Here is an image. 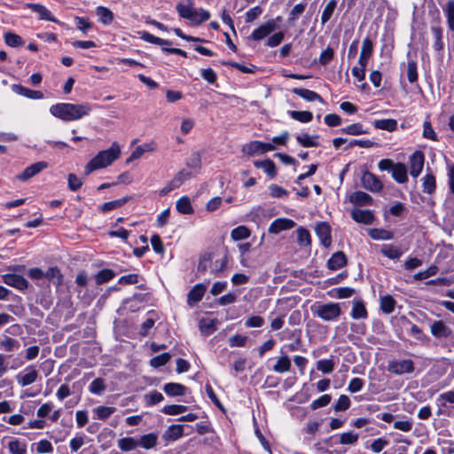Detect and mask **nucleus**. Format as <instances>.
I'll return each mask as SVG.
<instances>
[{
  "label": "nucleus",
  "instance_id": "ddd939ff",
  "mask_svg": "<svg viewBox=\"0 0 454 454\" xmlns=\"http://www.w3.org/2000/svg\"><path fill=\"white\" fill-rule=\"evenodd\" d=\"M295 225V223L288 218H278L273 221L270 227L269 232L270 233H279L282 231L290 230Z\"/></svg>",
  "mask_w": 454,
  "mask_h": 454
},
{
  "label": "nucleus",
  "instance_id": "0eeeda50",
  "mask_svg": "<svg viewBox=\"0 0 454 454\" xmlns=\"http://www.w3.org/2000/svg\"><path fill=\"white\" fill-rule=\"evenodd\" d=\"M425 156L421 151L414 152L409 158L410 174L412 177H418L424 167Z\"/></svg>",
  "mask_w": 454,
  "mask_h": 454
},
{
  "label": "nucleus",
  "instance_id": "9d476101",
  "mask_svg": "<svg viewBox=\"0 0 454 454\" xmlns=\"http://www.w3.org/2000/svg\"><path fill=\"white\" fill-rule=\"evenodd\" d=\"M277 28V24L274 20H269L254 29L251 34V38L254 41H260Z\"/></svg>",
  "mask_w": 454,
  "mask_h": 454
},
{
  "label": "nucleus",
  "instance_id": "a18cd8bd",
  "mask_svg": "<svg viewBox=\"0 0 454 454\" xmlns=\"http://www.w3.org/2000/svg\"><path fill=\"white\" fill-rule=\"evenodd\" d=\"M340 132L348 134V135L357 136V135L366 134L367 130L364 129V127L361 123H353L345 128H342L340 129Z\"/></svg>",
  "mask_w": 454,
  "mask_h": 454
},
{
  "label": "nucleus",
  "instance_id": "3c124183",
  "mask_svg": "<svg viewBox=\"0 0 454 454\" xmlns=\"http://www.w3.org/2000/svg\"><path fill=\"white\" fill-rule=\"evenodd\" d=\"M4 42L11 47L21 46L24 43L23 39L19 35L12 32L4 34Z\"/></svg>",
  "mask_w": 454,
  "mask_h": 454
},
{
  "label": "nucleus",
  "instance_id": "f03ea898",
  "mask_svg": "<svg viewBox=\"0 0 454 454\" xmlns=\"http://www.w3.org/2000/svg\"><path fill=\"white\" fill-rule=\"evenodd\" d=\"M120 146L117 142H114L109 149L99 152L87 163L85 174L89 175L97 169L108 167L120 157Z\"/></svg>",
  "mask_w": 454,
  "mask_h": 454
},
{
  "label": "nucleus",
  "instance_id": "7c9ffc66",
  "mask_svg": "<svg viewBox=\"0 0 454 454\" xmlns=\"http://www.w3.org/2000/svg\"><path fill=\"white\" fill-rule=\"evenodd\" d=\"M254 166L258 168H262L270 177L276 175L275 163L270 160H257L254 162Z\"/></svg>",
  "mask_w": 454,
  "mask_h": 454
},
{
  "label": "nucleus",
  "instance_id": "dca6fc26",
  "mask_svg": "<svg viewBox=\"0 0 454 454\" xmlns=\"http://www.w3.org/2000/svg\"><path fill=\"white\" fill-rule=\"evenodd\" d=\"M351 217L354 221L364 224H371L374 220L373 214L370 210L363 209H354L351 212Z\"/></svg>",
  "mask_w": 454,
  "mask_h": 454
},
{
  "label": "nucleus",
  "instance_id": "58836bf2",
  "mask_svg": "<svg viewBox=\"0 0 454 454\" xmlns=\"http://www.w3.org/2000/svg\"><path fill=\"white\" fill-rule=\"evenodd\" d=\"M96 13L99 20L105 25L110 24L114 20L113 12L106 7L98 6L96 10Z\"/></svg>",
  "mask_w": 454,
  "mask_h": 454
},
{
  "label": "nucleus",
  "instance_id": "9b49d317",
  "mask_svg": "<svg viewBox=\"0 0 454 454\" xmlns=\"http://www.w3.org/2000/svg\"><path fill=\"white\" fill-rule=\"evenodd\" d=\"M315 231L317 237L319 238L322 245L325 247H330L332 242V237L331 228L329 224L325 222H320L317 223L315 227Z\"/></svg>",
  "mask_w": 454,
  "mask_h": 454
},
{
  "label": "nucleus",
  "instance_id": "5fc2aeb1",
  "mask_svg": "<svg viewBox=\"0 0 454 454\" xmlns=\"http://www.w3.org/2000/svg\"><path fill=\"white\" fill-rule=\"evenodd\" d=\"M141 38L145 40V42L158 44V45H171V42L168 40L161 39L160 37H157L148 32H143L141 35Z\"/></svg>",
  "mask_w": 454,
  "mask_h": 454
},
{
  "label": "nucleus",
  "instance_id": "473e14b6",
  "mask_svg": "<svg viewBox=\"0 0 454 454\" xmlns=\"http://www.w3.org/2000/svg\"><path fill=\"white\" fill-rule=\"evenodd\" d=\"M44 278L51 281L55 286H59L62 284L63 276L57 267H51L44 272Z\"/></svg>",
  "mask_w": 454,
  "mask_h": 454
},
{
  "label": "nucleus",
  "instance_id": "09e8293b",
  "mask_svg": "<svg viewBox=\"0 0 454 454\" xmlns=\"http://www.w3.org/2000/svg\"><path fill=\"white\" fill-rule=\"evenodd\" d=\"M381 253L389 259H399L402 255V251L393 245H384Z\"/></svg>",
  "mask_w": 454,
  "mask_h": 454
},
{
  "label": "nucleus",
  "instance_id": "052dcab7",
  "mask_svg": "<svg viewBox=\"0 0 454 454\" xmlns=\"http://www.w3.org/2000/svg\"><path fill=\"white\" fill-rule=\"evenodd\" d=\"M171 356L168 353H163L159 356L153 357L150 360V365L158 368L160 366L165 365L170 359Z\"/></svg>",
  "mask_w": 454,
  "mask_h": 454
},
{
  "label": "nucleus",
  "instance_id": "2eb2a0df",
  "mask_svg": "<svg viewBox=\"0 0 454 454\" xmlns=\"http://www.w3.org/2000/svg\"><path fill=\"white\" fill-rule=\"evenodd\" d=\"M430 331L435 338H447L451 334L450 328L441 320L434 321L430 326Z\"/></svg>",
  "mask_w": 454,
  "mask_h": 454
},
{
  "label": "nucleus",
  "instance_id": "39448f33",
  "mask_svg": "<svg viewBox=\"0 0 454 454\" xmlns=\"http://www.w3.org/2000/svg\"><path fill=\"white\" fill-rule=\"evenodd\" d=\"M387 371L397 375L411 373L414 371V364L410 359L394 360L388 363Z\"/></svg>",
  "mask_w": 454,
  "mask_h": 454
},
{
  "label": "nucleus",
  "instance_id": "c756f323",
  "mask_svg": "<svg viewBox=\"0 0 454 454\" xmlns=\"http://www.w3.org/2000/svg\"><path fill=\"white\" fill-rule=\"evenodd\" d=\"M176 210L180 214L191 215L193 213V208L191 204V200L187 196L181 197L176 204Z\"/></svg>",
  "mask_w": 454,
  "mask_h": 454
},
{
  "label": "nucleus",
  "instance_id": "680f3d73",
  "mask_svg": "<svg viewBox=\"0 0 454 454\" xmlns=\"http://www.w3.org/2000/svg\"><path fill=\"white\" fill-rule=\"evenodd\" d=\"M144 398L146 402V404L150 406L160 403L163 400V395L161 393L154 390L145 395Z\"/></svg>",
  "mask_w": 454,
  "mask_h": 454
},
{
  "label": "nucleus",
  "instance_id": "69168bd1",
  "mask_svg": "<svg viewBox=\"0 0 454 454\" xmlns=\"http://www.w3.org/2000/svg\"><path fill=\"white\" fill-rule=\"evenodd\" d=\"M186 165L188 168L199 170L201 168V158L199 153H193L187 160Z\"/></svg>",
  "mask_w": 454,
  "mask_h": 454
},
{
  "label": "nucleus",
  "instance_id": "338daca9",
  "mask_svg": "<svg viewBox=\"0 0 454 454\" xmlns=\"http://www.w3.org/2000/svg\"><path fill=\"white\" fill-rule=\"evenodd\" d=\"M210 18V13L206 10L194 11V15L192 17V21L196 24H200L204 21H207Z\"/></svg>",
  "mask_w": 454,
  "mask_h": 454
},
{
  "label": "nucleus",
  "instance_id": "f3484780",
  "mask_svg": "<svg viewBox=\"0 0 454 454\" xmlns=\"http://www.w3.org/2000/svg\"><path fill=\"white\" fill-rule=\"evenodd\" d=\"M293 93L302 98L304 100L311 102V101H318L322 104L325 103L324 99L321 98L319 94L315 91L309 90L308 89L303 88H294Z\"/></svg>",
  "mask_w": 454,
  "mask_h": 454
},
{
  "label": "nucleus",
  "instance_id": "393cba45",
  "mask_svg": "<svg viewBox=\"0 0 454 454\" xmlns=\"http://www.w3.org/2000/svg\"><path fill=\"white\" fill-rule=\"evenodd\" d=\"M176 10L182 18L192 21L195 11L192 0H186V4H178Z\"/></svg>",
  "mask_w": 454,
  "mask_h": 454
},
{
  "label": "nucleus",
  "instance_id": "412c9836",
  "mask_svg": "<svg viewBox=\"0 0 454 454\" xmlns=\"http://www.w3.org/2000/svg\"><path fill=\"white\" fill-rule=\"evenodd\" d=\"M392 177L399 184H404L408 181L407 168L403 163H395L392 169Z\"/></svg>",
  "mask_w": 454,
  "mask_h": 454
},
{
  "label": "nucleus",
  "instance_id": "4d7b16f0",
  "mask_svg": "<svg viewBox=\"0 0 454 454\" xmlns=\"http://www.w3.org/2000/svg\"><path fill=\"white\" fill-rule=\"evenodd\" d=\"M231 236L234 240L245 239L250 236V231L246 226L241 225L233 229Z\"/></svg>",
  "mask_w": 454,
  "mask_h": 454
},
{
  "label": "nucleus",
  "instance_id": "5701e85b",
  "mask_svg": "<svg viewBox=\"0 0 454 454\" xmlns=\"http://www.w3.org/2000/svg\"><path fill=\"white\" fill-rule=\"evenodd\" d=\"M347 263V258L344 253L339 251L334 253L328 260L327 265L329 269L335 270H338Z\"/></svg>",
  "mask_w": 454,
  "mask_h": 454
},
{
  "label": "nucleus",
  "instance_id": "603ef678",
  "mask_svg": "<svg viewBox=\"0 0 454 454\" xmlns=\"http://www.w3.org/2000/svg\"><path fill=\"white\" fill-rule=\"evenodd\" d=\"M115 411L116 409L114 407L110 406H98L93 410L98 419H108L113 413L115 412Z\"/></svg>",
  "mask_w": 454,
  "mask_h": 454
},
{
  "label": "nucleus",
  "instance_id": "b1692460",
  "mask_svg": "<svg viewBox=\"0 0 454 454\" xmlns=\"http://www.w3.org/2000/svg\"><path fill=\"white\" fill-rule=\"evenodd\" d=\"M183 434V425H171L164 433L163 439L166 441H176L177 439L181 438Z\"/></svg>",
  "mask_w": 454,
  "mask_h": 454
},
{
  "label": "nucleus",
  "instance_id": "f8f14e48",
  "mask_svg": "<svg viewBox=\"0 0 454 454\" xmlns=\"http://www.w3.org/2000/svg\"><path fill=\"white\" fill-rule=\"evenodd\" d=\"M38 378V372L34 366L27 367L22 373L17 376V381L21 387L34 383Z\"/></svg>",
  "mask_w": 454,
  "mask_h": 454
},
{
  "label": "nucleus",
  "instance_id": "ea45409f",
  "mask_svg": "<svg viewBox=\"0 0 454 454\" xmlns=\"http://www.w3.org/2000/svg\"><path fill=\"white\" fill-rule=\"evenodd\" d=\"M139 445L143 448L148 450L156 446L158 442V437L155 434L151 433L141 436L140 441L138 442Z\"/></svg>",
  "mask_w": 454,
  "mask_h": 454
},
{
  "label": "nucleus",
  "instance_id": "37998d69",
  "mask_svg": "<svg viewBox=\"0 0 454 454\" xmlns=\"http://www.w3.org/2000/svg\"><path fill=\"white\" fill-rule=\"evenodd\" d=\"M127 201H128V198H121V199H119V200L108 201V202H106V203L102 204L100 206L99 209L103 213L108 212V211H111L113 209L121 207Z\"/></svg>",
  "mask_w": 454,
  "mask_h": 454
},
{
  "label": "nucleus",
  "instance_id": "1a4fd4ad",
  "mask_svg": "<svg viewBox=\"0 0 454 454\" xmlns=\"http://www.w3.org/2000/svg\"><path fill=\"white\" fill-rule=\"evenodd\" d=\"M2 278L4 284L19 290H25L28 286L27 279L20 275L9 273L3 275Z\"/></svg>",
  "mask_w": 454,
  "mask_h": 454
},
{
  "label": "nucleus",
  "instance_id": "2f4dec72",
  "mask_svg": "<svg viewBox=\"0 0 454 454\" xmlns=\"http://www.w3.org/2000/svg\"><path fill=\"white\" fill-rule=\"evenodd\" d=\"M139 445L137 440L133 437H123L118 440V447L122 451H130L135 450Z\"/></svg>",
  "mask_w": 454,
  "mask_h": 454
},
{
  "label": "nucleus",
  "instance_id": "4c0bfd02",
  "mask_svg": "<svg viewBox=\"0 0 454 454\" xmlns=\"http://www.w3.org/2000/svg\"><path fill=\"white\" fill-rule=\"evenodd\" d=\"M337 0H330L324 8V11L321 15V22L322 24H325L333 16L334 10L337 6Z\"/></svg>",
  "mask_w": 454,
  "mask_h": 454
},
{
  "label": "nucleus",
  "instance_id": "f704fd0d",
  "mask_svg": "<svg viewBox=\"0 0 454 454\" xmlns=\"http://www.w3.org/2000/svg\"><path fill=\"white\" fill-rule=\"evenodd\" d=\"M318 136L311 137L308 134H300L296 137V140L304 147H316L318 146Z\"/></svg>",
  "mask_w": 454,
  "mask_h": 454
},
{
  "label": "nucleus",
  "instance_id": "49530a36",
  "mask_svg": "<svg viewBox=\"0 0 454 454\" xmlns=\"http://www.w3.org/2000/svg\"><path fill=\"white\" fill-rule=\"evenodd\" d=\"M8 449L12 454H27V444L18 440L11 441Z\"/></svg>",
  "mask_w": 454,
  "mask_h": 454
},
{
  "label": "nucleus",
  "instance_id": "7ed1b4c3",
  "mask_svg": "<svg viewBox=\"0 0 454 454\" xmlns=\"http://www.w3.org/2000/svg\"><path fill=\"white\" fill-rule=\"evenodd\" d=\"M311 311L315 317L325 322L337 321L342 312L337 302H316L311 306Z\"/></svg>",
  "mask_w": 454,
  "mask_h": 454
},
{
  "label": "nucleus",
  "instance_id": "864d4df0",
  "mask_svg": "<svg viewBox=\"0 0 454 454\" xmlns=\"http://www.w3.org/2000/svg\"><path fill=\"white\" fill-rule=\"evenodd\" d=\"M216 319H201L200 321V329L202 333L209 335L215 330Z\"/></svg>",
  "mask_w": 454,
  "mask_h": 454
},
{
  "label": "nucleus",
  "instance_id": "bb28decb",
  "mask_svg": "<svg viewBox=\"0 0 454 454\" xmlns=\"http://www.w3.org/2000/svg\"><path fill=\"white\" fill-rule=\"evenodd\" d=\"M186 387L180 383H167L163 387L164 392L169 396H182L185 394Z\"/></svg>",
  "mask_w": 454,
  "mask_h": 454
},
{
  "label": "nucleus",
  "instance_id": "de8ad7c7",
  "mask_svg": "<svg viewBox=\"0 0 454 454\" xmlns=\"http://www.w3.org/2000/svg\"><path fill=\"white\" fill-rule=\"evenodd\" d=\"M106 388L105 380L101 378L95 379L90 385L89 390L94 395H100Z\"/></svg>",
  "mask_w": 454,
  "mask_h": 454
},
{
  "label": "nucleus",
  "instance_id": "6e6552de",
  "mask_svg": "<svg viewBox=\"0 0 454 454\" xmlns=\"http://www.w3.org/2000/svg\"><path fill=\"white\" fill-rule=\"evenodd\" d=\"M47 168L48 163L46 161L35 162L27 167L20 174L17 176V178L20 181H27Z\"/></svg>",
  "mask_w": 454,
  "mask_h": 454
},
{
  "label": "nucleus",
  "instance_id": "aec40b11",
  "mask_svg": "<svg viewBox=\"0 0 454 454\" xmlns=\"http://www.w3.org/2000/svg\"><path fill=\"white\" fill-rule=\"evenodd\" d=\"M350 316L354 319H364L368 316L364 302L361 300L353 301Z\"/></svg>",
  "mask_w": 454,
  "mask_h": 454
},
{
  "label": "nucleus",
  "instance_id": "cd10ccee",
  "mask_svg": "<svg viewBox=\"0 0 454 454\" xmlns=\"http://www.w3.org/2000/svg\"><path fill=\"white\" fill-rule=\"evenodd\" d=\"M421 181L424 192L427 194H432L434 192L436 188V181L434 176L432 173H427L425 175Z\"/></svg>",
  "mask_w": 454,
  "mask_h": 454
},
{
  "label": "nucleus",
  "instance_id": "6ab92c4d",
  "mask_svg": "<svg viewBox=\"0 0 454 454\" xmlns=\"http://www.w3.org/2000/svg\"><path fill=\"white\" fill-rule=\"evenodd\" d=\"M349 201L354 205L365 206L372 202V198L366 192L357 191L349 196Z\"/></svg>",
  "mask_w": 454,
  "mask_h": 454
},
{
  "label": "nucleus",
  "instance_id": "e2e57ef3",
  "mask_svg": "<svg viewBox=\"0 0 454 454\" xmlns=\"http://www.w3.org/2000/svg\"><path fill=\"white\" fill-rule=\"evenodd\" d=\"M306 6V0H303L302 2L294 5V7L290 12L289 21H294L305 11Z\"/></svg>",
  "mask_w": 454,
  "mask_h": 454
},
{
  "label": "nucleus",
  "instance_id": "79ce46f5",
  "mask_svg": "<svg viewBox=\"0 0 454 454\" xmlns=\"http://www.w3.org/2000/svg\"><path fill=\"white\" fill-rule=\"evenodd\" d=\"M115 276V273L113 270L110 269H104L101 270L96 276V283L97 285H102L104 283L108 282L112 278H114Z\"/></svg>",
  "mask_w": 454,
  "mask_h": 454
},
{
  "label": "nucleus",
  "instance_id": "c85d7f7f",
  "mask_svg": "<svg viewBox=\"0 0 454 454\" xmlns=\"http://www.w3.org/2000/svg\"><path fill=\"white\" fill-rule=\"evenodd\" d=\"M450 30L454 32V0H449L442 7Z\"/></svg>",
  "mask_w": 454,
  "mask_h": 454
},
{
  "label": "nucleus",
  "instance_id": "c03bdc74",
  "mask_svg": "<svg viewBox=\"0 0 454 454\" xmlns=\"http://www.w3.org/2000/svg\"><path fill=\"white\" fill-rule=\"evenodd\" d=\"M297 242L301 247H308L311 243L310 234L308 230L303 227L297 229Z\"/></svg>",
  "mask_w": 454,
  "mask_h": 454
},
{
  "label": "nucleus",
  "instance_id": "a211bd4d",
  "mask_svg": "<svg viewBox=\"0 0 454 454\" xmlns=\"http://www.w3.org/2000/svg\"><path fill=\"white\" fill-rule=\"evenodd\" d=\"M12 90L21 96H24L27 98L32 99H42L43 98V92L39 90H33L28 88H26L20 84H13L12 85Z\"/></svg>",
  "mask_w": 454,
  "mask_h": 454
},
{
  "label": "nucleus",
  "instance_id": "423d86ee",
  "mask_svg": "<svg viewBox=\"0 0 454 454\" xmlns=\"http://www.w3.org/2000/svg\"><path fill=\"white\" fill-rule=\"evenodd\" d=\"M361 182L362 186L371 192H378L383 187L381 181L374 174L367 170L363 172Z\"/></svg>",
  "mask_w": 454,
  "mask_h": 454
},
{
  "label": "nucleus",
  "instance_id": "e433bc0d",
  "mask_svg": "<svg viewBox=\"0 0 454 454\" xmlns=\"http://www.w3.org/2000/svg\"><path fill=\"white\" fill-rule=\"evenodd\" d=\"M369 236L375 240H389L393 239V233L383 229H371Z\"/></svg>",
  "mask_w": 454,
  "mask_h": 454
},
{
  "label": "nucleus",
  "instance_id": "13d9d810",
  "mask_svg": "<svg viewBox=\"0 0 454 454\" xmlns=\"http://www.w3.org/2000/svg\"><path fill=\"white\" fill-rule=\"evenodd\" d=\"M317 369L323 373H331L334 370V363L331 359H321L317 362Z\"/></svg>",
  "mask_w": 454,
  "mask_h": 454
},
{
  "label": "nucleus",
  "instance_id": "8fccbe9b",
  "mask_svg": "<svg viewBox=\"0 0 454 454\" xmlns=\"http://www.w3.org/2000/svg\"><path fill=\"white\" fill-rule=\"evenodd\" d=\"M395 301L390 295H385L380 299V308L383 312L389 314L394 311Z\"/></svg>",
  "mask_w": 454,
  "mask_h": 454
},
{
  "label": "nucleus",
  "instance_id": "20e7f679",
  "mask_svg": "<svg viewBox=\"0 0 454 454\" xmlns=\"http://www.w3.org/2000/svg\"><path fill=\"white\" fill-rule=\"evenodd\" d=\"M276 147L273 144L254 140L244 145L242 153L248 156H255L274 151Z\"/></svg>",
  "mask_w": 454,
  "mask_h": 454
},
{
  "label": "nucleus",
  "instance_id": "6e6d98bb",
  "mask_svg": "<svg viewBox=\"0 0 454 454\" xmlns=\"http://www.w3.org/2000/svg\"><path fill=\"white\" fill-rule=\"evenodd\" d=\"M437 402L442 407H448V404H450L452 407H454V391H447L442 393L437 397Z\"/></svg>",
  "mask_w": 454,
  "mask_h": 454
},
{
  "label": "nucleus",
  "instance_id": "72a5a7b5",
  "mask_svg": "<svg viewBox=\"0 0 454 454\" xmlns=\"http://www.w3.org/2000/svg\"><path fill=\"white\" fill-rule=\"evenodd\" d=\"M374 127L379 129L394 131L397 129V121L395 119H382L374 121Z\"/></svg>",
  "mask_w": 454,
  "mask_h": 454
},
{
  "label": "nucleus",
  "instance_id": "c9c22d12",
  "mask_svg": "<svg viewBox=\"0 0 454 454\" xmlns=\"http://www.w3.org/2000/svg\"><path fill=\"white\" fill-rule=\"evenodd\" d=\"M431 32L434 35V48L435 51H440L443 48L442 43V29L440 26L435 25L431 27Z\"/></svg>",
  "mask_w": 454,
  "mask_h": 454
},
{
  "label": "nucleus",
  "instance_id": "a19ab883",
  "mask_svg": "<svg viewBox=\"0 0 454 454\" xmlns=\"http://www.w3.org/2000/svg\"><path fill=\"white\" fill-rule=\"evenodd\" d=\"M289 115L295 121L307 123L313 119V114L309 111H290Z\"/></svg>",
  "mask_w": 454,
  "mask_h": 454
},
{
  "label": "nucleus",
  "instance_id": "774afa93",
  "mask_svg": "<svg viewBox=\"0 0 454 454\" xmlns=\"http://www.w3.org/2000/svg\"><path fill=\"white\" fill-rule=\"evenodd\" d=\"M247 337L241 334H236L229 338V345L231 347H244L247 343Z\"/></svg>",
  "mask_w": 454,
  "mask_h": 454
},
{
  "label": "nucleus",
  "instance_id": "f257e3e1",
  "mask_svg": "<svg viewBox=\"0 0 454 454\" xmlns=\"http://www.w3.org/2000/svg\"><path fill=\"white\" fill-rule=\"evenodd\" d=\"M91 106L88 103L71 104L57 103L50 107V113L56 118L64 121H72L80 120L90 114Z\"/></svg>",
  "mask_w": 454,
  "mask_h": 454
},
{
  "label": "nucleus",
  "instance_id": "4468645a",
  "mask_svg": "<svg viewBox=\"0 0 454 454\" xmlns=\"http://www.w3.org/2000/svg\"><path fill=\"white\" fill-rule=\"evenodd\" d=\"M207 290V286L203 284L195 285L192 289L188 293L187 295V303L189 306H193L195 303L199 302L205 292Z\"/></svg>",
  "mask_w": 454,
  "mask_h": 454
},
{
  "label": "nucleus",
  "instance_id": "a878e982",
  "mask_svg": "<svg viewBox=\"0 0 454 454\" xmlns=\"http://www.w3.org/2000/svg\"><path fill=\"white\" fill-rule=\"evenodd\" d=\"M292 364L287 355H283L277 358L276 364L273 365L272 370L277 373H285L289 372Z\"/></svg>",
  "mask_w": 454,
  "mask_h": 454
},
{
  "label": "nucleus",
  "instance_id": "4be33fe9",
  "mask_svg": "<svg viewBox=\"0 0 454 454\" xmlns=\"http://www.w3.org/2000/svg\"><path fill=\"white\" fill-rule=\"evenodd\" d=\"M27 7L39 15L40 20L57 22L51 12L40 4H28Z\"/></svg>",
  "mask_w": 454,
  "mask_h": 454
},
{
  "label": "nucleus",
  "instance_id": "bf43d9fd",
  "mask_svg": "<svg viewBox=\"0 0 454 454\" xmlns=\"http://www.w3.org/2000/svg\"><path fill=\"white\" fill-rule=\"evenodd\" d=\"M187 406L179 404L166 405L162 409V412L168 415H177L187 411Z\"/></svg>",
  "mask_w": 454,
  "mask_h": 454
},
{
  "label": "nucleus",
  "instance_id": "0e129e2a",
  "mask_svg": "<svg viewBox=\"0 0 454 454\" xmlns=\"http://www.w3.org/2000/svg\"><path fill=\"white\" fill-rule=\"evenodd\" d=\"M358 441V434L354 432L342 433L340 435V444H355Z\"/></svg>",
  "mask_w": 454,
  "mask_h": 454
}]
</instances>
